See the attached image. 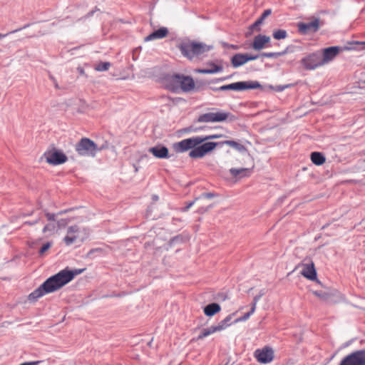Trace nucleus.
<instances>
[{
    "label": "nucleus",
    "mask_w": 365,
    "mask_h": 365,
    "mask_svg": "<svg viewBox=\"0 0 365 365\" xmlns=\"http://www.w3.org/2000/svg\"><path fill=\"white\" fill-rule=\"evenodd\" d=\"M286 51H282V52H271V53H262V56L267 57V58H277L279 56H281L286 53Z\"/></svg>",
    "instance_id": "obj_32"
},
{
    "label": "nucleus",
    "mask_w": 365,
    "mask_h": 365,
    "mask_svg": "<svg viewBox=\"0 0 365 365\" xmlns=\"http://www.w3.org/2000/svg\"><path fill=\"white\" fill-rule=\"evenodd\" d=\"M56 228V227L54 223H48L44 226L42 231L43 233H48L49 235H52L55 233Z\"/></svg>",
    "instance_id": "obj_29"
},
{
    "label": "nucleus",
    "mask_w": 365,
    "mask_h": 365,
    "mask_svg": "<svg viewBox=\"0 0 365 365\" xmlns=\"http://www.w3.org/2000/svg\"><path fill=\"white\" fill-rule=\"evenodd\" d=\"M230 173L234 177H237L238 175L249 176L251 173V170L248 168H231L230 170Z\"/></svg>",
    "instance_id": "obj_25"
},
{
    "label": "nucleus",
    "mask_w": 365,
    "mask_h": 365,
    "mask_svg": "<svg viewBox=\"0 0 365 365\" xmlns=\"http://www.w3.org/2000/svg\"><path fill=\"white\" fill-rule=\"evenodd\" d=\"M220 144L222 145H229L235 149H236L237 150L240 151V152H242V151H245L246 150V148L245 147L236 142V141H234V140H225V141H223L222 143H220Z\"/></svg>",
    "instance_id": "obj_26"
},
{
    "label": "nucleus",
    "mask_w": 365,
    "mask_h": 365,
    "mask_svg": "<svg viewBox=\"0 0 365 365\" xmlns=\"http://www.w3.org/2000/svg\"><path fill=\"white\" fill-rule=\"evenodd\" d=\"M230 325L231 324H227L224 320H222L218 323L217 325H213L207 329H202L200 334L196 338V340L202 339L215 332L221 331L227 328L228 327H230Z\"/></svg>",
    "instance_id": "obj_15"
},
{
    "label": "nucleus",
    "mask_w": 365,
    "mask_h": 365,
    "mask_svg": "<svg viewBox=\"0 0 365 365\" xmlns=\"http://www.w3.org/2000/svg\"><path fill=\"white\" fill-rule=\"evenodd\" d=\"M260 87V84L257 81H240L227 85H224L217 88V91H244L247 89H254Z\"/></svg>",
    "instance_id": "obj_11"
},
{
    "label": "nucleus",
    "mask_w": 365,
    "mask_h": 365,
    "mask_svg": "<svg viewBox=\"0 0 365 365\" xmlns=\"http://www.w3.org/2000/svg\"><path fill=\"white\" fill-rule=\"evenodd\" d=\"M311 160L317 165H322L325 163L326 158L321 153L313 152L311 154Z\"/></svg>",
    "instance_id": "obj_24"
},
{
    "label": "nucleus",
    "mask_w": 365,
    "mask_h": 365,
    "mask_svg": "<svg viewBox=\"0 0 365 365\" xmlns=\"http://www.w3.org/2000/svg\"><path fill=\"white\" fill-rule=\"evenodd\" d=\"M270 41V37L265 35H257L255 37L253 42L252 43V47L257 51H259L264 47Z\"/></svg>",
    "instance_id": "obj_19"
},
{
    "label": "nucleus",
    "mask_w": 365,
    "mask_h": 365,
    "mask_svg": "<svg viewBox=\"0 0 365 365\" xmlns=\"http://www.w3.org/2000/svg\"><path fill=\"white\" fill-rule=\"evenodd\" d=\"M46 217L47 220L49 221H53V222L56 221V215L53 213L46 212Z\"/></svg>",
    "instance_id": "obj_36"
},
{
    "label": "nucleus",
    "mask_w": 365,
    "mask_h": 365,
    "mask_svg": "<svg viewBox=\"0 0 365 365\" xmlns=\"http://www.w3.org/2000/svg\"><path fill=\"white\" fill-rule=\"evenodd\" d=\"M255 309H256V302L252 304L250 312L245 314L242 317L236 319L235 320V323H238L240 322H245V321L247 320L250 318V317L255 312Z\"/></svg>",
    "instance_id": "obj_27"
},
{
    "label": "nucleus",
    "mask_w": 365,
    "mask_h": 365,
    "mask_svg": "<svg viewBox=\"0 0 365 365\" xmlns=\"http://www.w3.org/2000/svg\"><path fill=\"white\" fill-rule=\"evenodd\" d=\"M86 229H81L77 225L70 226L67 229L66 235L63 238V242L67 246H69L78 240L83 241L86 237L87 232Z\"/></svg>",
    "instance_id": "obj_7"
},
{
    "label": "nucleus",
    "mask_w": 365,
    "mask_h": 365,
    "mask_svg": "<svg viewBox=\"0 0 365 365\" xmlns=\"http://www.w3.org/2000/svg\"><path fill=\"white\" fill-rule=\"evenodd\" d=\"M257 58L258 56H252L247 53H237L232 56L231 63L233 67L237 68Z\"/></svg>",
    "instance_id": "obj_17"
},
{
    "label": "nucleus",
    "mask_w": 365,
    "mask_h": 365,
    "mask_svg": "<svg viewBox=\"0 0 365 365\" xmlns=\"http://www.w3.org/2000/svg\"><path fill=\"white\" fill-rule=\"evenodd\" d=\"M272 36L277 40L284 39L287 37V32L283 29H277L273 31Z\"/></svg>",
    "instance_id": "obj_28"
},
{
    "label": "nucleus",
    "mask_w": 365,
    "mask_h": 365,
    "mask_svg": "<svg viewBox=\"0 0 365 365\" xmlns=\"http://www.w3.org/2000/svg\"><path fill=\"white\" fill-rule=\"evenodd\" d=\"M339 365H365V349L347 355Z\"/></svg>",
    "instance_id": "obj_12"
},
{
    "label": "nucleus",
    "mask_w": 365,
    "mask_h": 365,
    "mask_svg": "<svg viewBox=\"0 0 365 365\" xmlns=\"http://www.w3.org/2000/svg\"><path fill=\"white\" fill-rule=\"evenodd\" d=\"M85 269H76L70 270L66 268L57 274L48 278L39 287L29 294L28 299L33 302L37 300L43 295L54 292L64 285L72 281L74 277L81 274Z\"/></svg>",
    "instance_id": "obj_1"
},
{
    "label": "nucleus",
    "mask_w": 365,
    "mask_h": 365,
    "mask_svg": "<svg viewBox=\"0 0 365 365\" xmlns=\"http://www.w3.org/2000/svg\"><path fill=\"white\" fill-rule=\"evenodd\" d=\"M341 51L342 48L339 46H331L322 49L319 53L323 66L332 61Z\"/></svg>",
    "instance_id": "obj_14"
},
{
    "label": "nucleus",
    "mask_w": 365,
    "mask_h": 365,
    "mask_svg": "<svg viewBox=\"0 0 365 365\" xmlns=\"http://www.w3.org/2000/svg\"><path fill=\"white\" fill-rule=\"evenodd\" d=\"M300 266L302 267L301 274L304 277L312 281L317 279V271L312 260L309 262H303Z\"/></svg>",
    "instance_id": "obj_16"
},
{
    "label": "nucleus",
    "mask_w": 365,
    "mask_h": 365,
    "mask_svg": "<svg viewBox=\"0 0 365 365\" xmlns=\"http://www.w3.org/2000/svg\"><path fill=\"white\" fill-rule=\"evenodd\" d=\"M78 154L83 157H94L98 150L97 145L88 138H83L76 145Z\"/></svg>",
    "instance_id": "obj_6"
},
{
    "label": "nucleus",
    "mask_w": 365,
    "mask_h": 365,
    "mask_svg": "<svg viewBox=\"0 0 365 365\" xmlns=\"http://www.w3.org/2000/svg\"><path fill=\"white\" fill-rule=\"evenodd\" d=\"M212 48L203 43H198L193 41H188L182 43L179 46L182 54L190 60L199 57Z\"/></svg>",
    "instance_id": "obj_4"
},
{
    "label": "nucleus",
    "mask_w": 365,
    "mask_h": 365,
    "mask_svg": "<svg viewBox=\"0 0 365 365\" xmlns=\"http://www.w3.org/2000/svg\"><path fill=\"white\" fill-rule=\"evenodd\" d=\"M199 199V197L195 198V200L188 202L186 206L181 209L182 212H187L194 204L195 202Z\"/></svg>",
    "instance_id": "obj_34"
},
{
    "label": "nucleus",
    "mask_w": 365,
    "mask_h": 365,
    "mask_svg": "<svg viewBox=\"0 0 365 365\" xmlns=\"http://www.w3.org/2000/svg\"><path fill=\"white\" fill-rule=\"evenodd\" d=\"M234 119V116L230 112L216 108H208L207 113L200 115L197 121L198 123H214L232 121Z\"/></svg>",
    "instance_id": "obj_3"
},
{
    "label": "nucleus",
    "mask_w": 365,
    "mask_h": 365,
    "mask_svg": "<svg viewBox=\"0 0 365 365\" xmlns=\"http://www.w3.org/2000/svg\"><path fill=\"white\" fill-rule=\"evenodd\" d=\"M254 356L260 364H269L272 362L274 357V353L270 346H264L262 349H257L254 352Z\"/></svg>",
    "instance_id": "obj_13"
},
{
    "label": "nucleus",
    "mask_w": 365,
    "mask_h": 365,
    "mask_svg": "<svg viewBox=\"0 0 365 365\" xmlns=\"http://www.w3.org/2000/svg\"><path fill=\"white\" fill-rule=\"evenodd\" d=\"M354 44L361 46V48H358L359 50H364L365 49V41L360 42V41H356L354 43Z\"/></svg>",
    "instance_id": "obj_40"
},
{
    "label": "nucleus",
    "mask_w": 365,
    "mask_h": 365,
    "mask_svg": "<svg viewBox=\"0 0 365 365\" xmlns=\"http://www.w3.org/2000/svg\"><path fill=\"white\" fill-rule=\"evenodd\" d=\"M271 14V10L267 9L263 11L262 14L260 18H262L263 20H264L267 16H269Z\"/></svg>",
    "instance_id": "obj_37"
},
{
    "label": "nucleus",
    "mask_w": 365,
    "mask_h": 365,
    "mask_svg": "<svg viewBox=\"0 0 365 365\" xmlns=\"http://www.w3.org/2000/svg\"><path fill=\"white\" fill-rule=\"evenodd\" d=\"M158 199H159V197L158 195H153V200L154 201H157V200H158Z\"/></svg>",
    "instance_id": "obj_42"
},
{
    "label": "nucleus",
    "mask_w": 365,
    "mask_h": 365,
    "mask_svg": "<svg viewBox=\"0 0 365 365\" xmlns=\"http://www.w3.org/2000/svg\"><path fill=\"white\" fill-rule=\"evenodd\" d=\"M168 34V29L166 27H161L153 31L145 38V41H150L156 39H162L165 38Z\"/></svg>",
    "instance_id": "obj_21"
},
{
    "label": "nucleus",
    "mask_w": 365,
    "mask_h": 365,
    "mask_svg": "<svg viewBox=\"0 0 365 365\" xmlns=\"http://www.w3.org/2000/svg\"><path fill=\"white\" fill-rule=\"evenodd\" d=\"M148 151L157 158L163 159L169 158L168 149L165 146L158 145L149 148Z\"/></svg>",
    "instance_id": "obj_20"
},
{
    "label": "nucleus",
    "mask_w": 365,
    "mask_h": 365,
    "mask_svg": "<svg viewBox=\"0 0 365 365\" xmlns=\"http://www.w3.org/2000/svg\"><path fill=\"white\" fill-rule=\"evenodd\" d=\"M297 27L299 31L303 34L309 32H315L319 28V21L318 19H314L307 23H299Z\"/></svg>",
    "instance_id": "obj_18"
},
{
    "label": "nucleus",
    "mask_w": 365,
    "mask_h": 365,
    "mask_svg": "<svg viewBox=\"0 0 365 365\" xmlns=\"http://www.w3.org/2000/svg\"><path fill=\"white\" fill-rule=\"evenodd\" d=\"M257 297H255V299H254V302H253V303H255V302H256V303H257Z\"/></svg>",
    "instance_id": "obj_44"
},
{
    "label": "nucleus",
    "mask_w": 365,
    "mask_h": 365,
    "mask_svg": "<svg viewBox=\"0 0 365 365\" xmlns=\"http://www.w3.org/2000/svg\"><path fill=\"white\" fill-rule=\"evenodd\" d=\"M300 63L303 68L307 71L315 70L317 68L323 66L319 52L308 54L301 59Z\"/></svg>",
    "instance_id": "obj_9"
},
{
    "label": "nucleus",
    "mask_w": 365,
    "mask_h": 365,
    "mask_svg": "<svg viewBox=\"0 0 365 365\" xmlns=\"http://www.w3.org/2000/svg\"><path fill=\"white\" fill-rule=\"evenodd\" d=\"M2 36V35H0V38Z\"/></svg>",
    "instance_id": "obj_45"
},
{
    "label": "nucleus",
    "mask_w": 365,
    "mask_h": 365,
    "mask_svg": "<svg viewBox=\"0 0 365 365\" xmlns=\"http://www.w3.org/2000/svg\"><path fill=\"white\" fill-rule=\"evenodd\" d=\"M264 20L262 18H259L255 23L260 26V25L263 23Z\"/></svg>",
    "instance_id": "obj_41"
},
{
    "label": "nucleus",
    "mask_w": 365,
    "mask_h": 365,
    "mask_svg": "<svg viewBox=\"0 0 365 365\" xmlns=\"http://www.w3.org/2000/svg\"><path fill=\"white\" fill-rule=\"evenodd\" d=\"M221 310V307L217 303H211L208 305L205 306L203 309L204 314L207 317H212L215 314L220 312Z\"/></svg>",
    "instance_id": "obj_22"
},
{
    "label": "nucleus",
    "mask_w": 365,
    "mask_h": 365,
    "mask_svg": "<svg viewBox=\"0 0 365 365\" xmlns=\"http://www.w3.org/2000/svg\"><path fill=\"white\" fill-rule=\"evenodd\" d=\"M165 88L174 93H190L194 91L195 83L193 78L182 74H173L165 77L164 81Z\"/></svg>",
    "instance_id": "obj_2"
},
{
    "label": "nucleus",
    "mask_w": 365,
    "mask_h": 365,
    "mask_svg": "<svg viewBox=\"0 0 365 365\" xmlns=\"http://www.w3.org/2000/svg\"><path fill=\"white\" fill-rule=\"evenodd\" d=\"M250 29L253 31H260L261 29L255 22L250 26Z\"/></svg>",
    "instance_id": "obj_35"
},
{
    "label": "nucleus",
    "mask_w": 365,
    "mask_h": 365,
    "mask_svg": "<svg viewBox=\"0 0 365 365\" xmlns=\"http://www.w3.org/2000/svg\"><path fill=\"white\" fill-rule=\"evenodd\" d=\"M46 161L49 165H58L66 163L68 160L67 156L56 148L48 149L43 154Z\"/></svg>",
    "instance_id": "obj_8"
},
{
    "label": "nucleus",
    "mask_w": 365,
    "mask_h": 365,
    "mask_svg": "<svg viewBox=\"0 0 365 365\" xmlns=\"http://www.w3.org/2000/svg\"><path fill=\"white\" fill-rule=\"evenodd\" d=\"M210 66V68H204V69H196L195 71L197 73H202V74H210V73H215L217 72H220L222 70V67L220 66H217L213 63H211L209 64Z\"/></svg>",
    "instance_id": "obj_23"
},
{
    "label": "nucleus",
    "mask_w": 365,
    "mask_h": 365,
    "mask_svg": "<svg viewBox=\"0 0 365 365\" xmlns=\"http://www.w3.org/2000/svg\"><path fill=\"white\" fill-rule=\"evenodd\" d=\"M222 136L223 135L222 134H213L205 136H195L174 143L173 145V148L176 153H184L208 140L217 139L222 138Z\"/></svg>",
    "instance_id": "obj_5"
},
{
    "label": "nucleus",
    "mask_w": 365,
    "mask_h": 365,
    "mask_svg": "<svg viewBox=\"0 0 365 365\" xmlns=\"http://www.w3.org/2000/svg\"><path fill=\"white\" fill-rule=\"evenodd\" d=\"M235 314V313H232V314H229L228 316H227L223 320L227 323V324H231L230 322L232 319V317Z\"/></svg>",
    "instance_id": "obj_39"
},
{
    "label": "nucleus",
    "mask_w": 365,
    "mask_h": 365,
    "mask_svg": "<svg viewBox=\"0 0 365 365\" xmlns=\"http://www.w3.org/2000/svg\"><path fill=\"white\" fill-rule=\"evenodd\" d=\"M230 47L232 48H234V49H237L238 48V46H235V45H231Z\"/></svg>",
    "instance_id": "obj_43"
},
{
    "label": "nucleus",
    "mask_w": 365,
    "mask_h": 365,
    "mask_svg": "<svg viewBox=\"0 0 365 365\" xmlns=\"http://www.w3.org/2000/svg\"><path fill=\"white\" fill-rule=\"evenodd\" d=\"M218 144V143L214 142L202 143L190 148V150H191L189 153V156L191 158H202L208 153L213 150Z\"/></svg>",
    "instance_id": "obj_10"
},
{
    "label": "nucleus",
    "mask_w": 365,
    "mask_h": 365,
    "mask_svg": "<svg viewBox=\"0 0 365 365\" xmlns=\"http://www.w3.org/2000/svg\"><path fill=\"white\" fill-rule=\"evenodd\" d=\"M313 294L318 298H319L321 300L324 302H327L329 299V294L327 292L314 291L313 292Z\"/></svg>",
    "instance_id": "obj_31"
},
{
    "label": "nucleus",
    "mask_w": 365,
    "mask_h": 365,
    "mask_svg": "<svg viewBox=\"0 0 365 365\" xmlns=\"http://www.w3.org/2000/svg\"><path fill=\"white\" fill-rule=\"evenodd\" d=\"M52 245V243L51 242H46V244H44L41 248L39 250V254L40 255H43L44 252H46L48 249H50V247H51Z\"/></svg>",
    "instance_id": "obj_33"
},
{
    "label": "nucleus",
    "mask_w": 365,
    "mask_h": 365,
    "mask_svg": "<svg viewBox=\"0 0 365 365\" xmlns=\"http://www.w3.org/2000/svg\"><path fill=\"white\" fill-rule=\"evenodd\" d=\"M215 196V195L212 192H205L202 193L200 196V197L211 199Z\"/></svg>",
    "instance_id": "obj_38"
},
{
    "label": "nucleus",
    "mask_w": 365,
    "mask_h": 365,
    "mask_svg": "<svg viewBox=\"0 0 365 365\" xmlns=\"http://www.w3.org/2000/svg\"><path fill=\"white\" fill-rule=\"evenodd\" d=\"M110 67V63L109 62H103L100 63L96 66L95 69L98 71H108Z\"/></svg>",
    "instance_id": "obj_30"
}]
</instances>
